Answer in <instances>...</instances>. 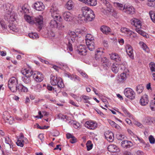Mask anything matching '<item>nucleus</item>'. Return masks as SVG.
<instances>
[{
  "instance_id": "nucleus-1",
  "label": "nucleus",
  "mask_w": 155,
  "mask_h": 155,
  "mask_svg": "<svg viewBox=\"0 0 155 155\" xmlns=\"http://www.w3.org/2000/svg\"><path fill=\"white\" fill-rule=\"evenodd\" d=\"M12 6L9 3L4 4L1 7L2 9L5 13V18L8 21H14L15 20V15L12 12Z\"/></svg>"
},
{
  "instance_id": "nucleus-2",
  "label": "nucleus",
  "mask_w": 155,
  "mask_h": 155,
  "mask_svg": "<svg viewBox=\"0 0 155 155\" xmlns=\"http://www.w3.org/2000/svg\"><path fill=\"white\" fill-rule=\"evenodd\" d=\"M25 18L26 21L30 24H35L39 30L42 29L43 22V18L42 16L39 15L36 17H33L28 15H26L25 16Z\"/></svg>"
},
{
  "instance_id": "nucleus-3",
  "label": "nucleus",
  "mask_w": 155,
  "mask_h": 155,
  "mask_svg": "<svg viewBox=\"0 0 155 155\" xmlns=\"http://www.w3.org/2000/svg\"><path fill=\"white\" fill-rule=\"evenodd\" d=\"M81 11L85 20L91 21L95 18L93 11L89 7L86 6L82 7Z\"/></svg>"
},
{
  "instance_id": "nucleus-4",
  "label": "nucleus",
  "mask_w": 155,
  "mask_h": 155,
  "mask_svg": "<svg viewBox=\"0 0 155 155\" xmlns=\"http://www.w3.org/2000/svg\"><path fill=\"white\" fill-rule=\"evenodd\" d=\"M50 82L52 85H57L59 88L64 87V85L61 78L58 77L56 75L52 74L51 75Z\"/></svg>"
},
{
  "instance_id": "nucleus-5",
  "label": "nucleus",
  "mask_w": 155,
  "mask_h": 155,
  "mask_svg": "<svg viewBox=\"0 0 155 155\" xmlns=\"http://www.w3.org/2000/svg\"><path fill=\"white\" fill-rule=\"evenodd\" d=\"M18 84L17 78L12 77L8 81V86L12 92L15 93L17 91Z\"/></svg>"
},
{
  "instance_id": "nucleus-6",
  "label": "nucleus",
  "mask_w": 155,
  "mask_h": 155,
  "mask_svg": "<svg viewBox=\"0 0 155 155\" xmlns=\"http://www.w3.org/2000/svg\"><path fill=\"white\" fill-rule=\"evenodd\" d=\"M51 20L49 23V26L51 29L56 28L58 29L61 30L64 28V26L62 25L61 21V19Z\"/></svg>"
},
{
  "instance_id": "nucleus-7",
  "label": "nucleus",
  "mask_w": 155,
  "mask_h": 155,
  "mask_svg": "<svg viewBox=\"0 0 155 155\" xmlns=\"http://www.w3.org/2000/svg\"><path fill=\"white\" fill-rule=\"evenodd\" d=\"M124 94L125 96L129 99L133 100L135 97V93L133 90L129 87L125 89L124 90Z\"/></svg>"
},
{
  "instance_id": "nucleus-8",
  "label": "nucleus",
  "mask_w": 155,
  "mask_h": 155,
  "mask_svg": "<svg viewBox=\"0 0 155 155\" xmlns=\"http://www.w3.org/2000/svg\"><path fill=\"white\" fill-rule=\"evenodd\" d=\"M28 142L27 138L24 136L22 134H21L18 138L17 141L16 142L17 145L21 147H23L24 144Z\"/></svg>"
},
{
  "instance_id": "nucleus-9",
  "label": "nucleus",
  "mask_w": 155,
  "mask_h": 155,
  "mask_svg": "<svg viewBox=\"0 0 155 155\" xmlns=\"http://www.w3.org/2000/svg\"><path fill=\"white\" fill-rule=\"evenodd\" d=\"M50 12L51 13V16L54 19H62L61 17L58 14L59 11L55 7H52L50 9Z\"/></svg>"
},
{
  "instance_id": "nucleus-10",
  "label": "nucleus",
  "mask_w": 155,
  "mask_h": 155,
  "mask_svg": "<svg viewBox=\"0 0 155 155\" xmlns=\"http://www.w3.org/2000/svg\"><path fill=\"white\" fill-rule=\"evenodd\" d=\"M33 78L37 82H41L44 78L43 75L41 72L36 71L33 74Z\"/></svg>"
},
{
  "instance_id": "nucleus-11",
  "label": "nucleus",
  "mask_w": 155,
  "mask_h": 155,
  "mask_svg": "<svg viewBox=\"0 0 155 155\" xmlns=\"http://www.w3.org/2000/svg\"><path fill=\"white\" fill-rule=\"evenodd\" d=\"M76 51L79 54L85 55L87 52V48L84 45H80L77 47Z\"/></svg>"
},
{
  "instance_id": "nucleus-12",
  "label": "nucleus",
  "mask_w": 155,
  "mask_h": 155,
  "mask_svg": "<svg viewBox=\"0 0 155 155\" xmlns=\"http://www.w3.org/2000/svg\"><path fill=\"white\" fill-rule=\"evenodd\" d=\"M63 16L64 20L67 21H71L74 18V15L69 12H64Z\"/></svg>"
},
{
  "instance_id": "nucleus-13",
  "label": "nucleus",
  "mask_w": 155,
  "mask_h": 155,
  "mask_svg": "<svg viewBox=\"0 0 155 155\" xmlns=\"http://www.w3.org/2000/svg\"><path fill=\"white\" fill-rule=\"evenodd\" d=\"M17 91L19 94L21 95L26 93L28 91V90L27 87L21 84H19L17 88Z\"/></svg>"
},
{
  "instance_id": "nucleus-14",
  "label": "nucleus",
  "mask_w": 155,
  "mask_h": 155,
  "mask_svg": "<svg viewBox=\"0 0 155 155\" xmlns=\"http://www.w3.org/2000/svg\"><path fill=\"white\" fill-rule=\"evenodd\" d=\"M100 3L103 4L106 7L107 10L108 12H111L112 10V5L108 1V0H99Z\"/></svg>"
},
{
  "instance_id": "nucleus-15",
  "label": "nucleus",
  "mask_w": 155,
  "mask_h": 155,
  "mask_svg": "<svg viewBox=\"0 0 155 155\" xmlns=\"http://www.w3.org/2000/svg\"><path fill=\"white\" fill-rule=\"evenodd\" d=\"M86 127L91 130H94L97 128V124L93 121H87L85 124Z\"/></svg>"
},
{
  "instance_id": "nucleus-16",
  "label": "nucleus",
  "mask_w": 155,
  "mask_h": 155,
  "mask_svg": "<svg viewBox=\"0 0 155 155\" xmlns=\"http://www.w3.org/2000/svg\"><path fill=\"white\" fill-rule=\"evenodd\" d=\"M121 147L124 148H130L133 145V143L129 140H125L122 141L121 143Z\"/></svg>"
},
{
  "instance_id": "nucleus-17",
  "label": "nucleus",
  "mask_w": 155,
  "mask_h": 155,
  "mask_svg": "<svg viewBox=\"0 0 155 155\" xmlns=\"http://www.w3.org/2000/svg\"><path fill=\"white\" fill-rule=\"evenodd\" d=\"M35 8L38 11H42L45 9V6L42 2H37L34 5Z\"/></svg>"
},
{
  "instance_id": "nucleus-18",
  "label": "nucleus",
  "mask_w": 155,
  "mask_h": 155,
  "mask_svg": "<svg viewBox=\"0 0 155 155\" xmlns=\"http://www.w3.org/2000/svg\"><path fill=\"white\" fill-rule=\"evenodd\" d=\"M119 65L120 70L121 71L125 73L129 72L127 63L125 61H123L121 64H120Z\"/></svg>"
},
{
  "instance_id": "nucleus-19",
  "label": "nucleus",
  "mask_w": 155,
  "mask_h": 155,
  "mask_svg": "<svg viewBox=\"0 0 155 155\" xmlns=\"http://www.w3.org/2000/svg\"><path fill=\"white\" fill-rule=\"evenodd\" d=\"M130 21L131 24L136 28H141V23L139 19L134 18L131 19Z\"/></svg>"
},
{
  "instance_id": "nucleus-20",
  "label": "nucleus",
  "mask_w": 155,
  "mask_h": 155,
  "mask_svg": "<svg viewBox=\"0 0 155 155\" xmlns=\"http://www.w3.org/2000/svg\"><path fill=\"white\" fill-rule=\"evenodd\" d=\"M126 52L129 57L132 59H134V55L132 48L129 45H127L126 47Z\"/></svg>"
},
{
  "instance_id": "nucleus-21",
  "label": "nucleus",
  "mask_w": 155,
  "mask_h": 155,
  "mask_svg": "<svg viewBox=\"0 0 155 155\" xmlns=\"http://www.w3.org/2000/svg\"><path fill=\"white\" fill-rule=\"evenodd\" d=\"M105 138L109 142H111L113 141L114 137V134L112 132H107L104 134Z\"/></svg>"
},
{
  "instance_id": "nucleus-22",
  "label": "nucleus",
  "mask_w": 155,
  "mask_h": 155,
  "mask_svg": "<svg viewBox=\"0 0 155 155\" xmlns=\"http://www.w3.org/2000/svg\"><path fill=\"white\" fill-rule=\"evenodd\" d=\"M135 10L134 7L132 6H126L124 12L127 14H133L135 12Z\"/></svg>"
},
{
  "instance_id": "nucleus-23",
  "label": "nucleus",
  "mask_w": 155,
  "mask_h": 155,
  "mask_svg": "<svg viewBox=\"0 0 155 155\" xmlns=\"http://www.w3.org/2000/svg\"><path fill=\"white\" fill-rule=\"evenodd\" d=\"M108 150L111 152H118L120 151L118 147L115 145H109L107 148Z\"/></svg>"
},
{
  "instance_id": "nucleus-24",
  "label": "nucleus",
  "mask_w": 155,
  "mask_h": 155,
  "mask_svg": "<svg viewBox=\"0 0 155 155\" xmlns=\"http://www.w3.org/2000/svg\"><path fill=\"white\" fill-rule=\"evenodd\" d=\"M149 102L148 96L147 95H144L140 99V103L142 106H145L148 104Z\"/></svg>"
},
{
  "instance_id": "nucleus-25",
  "label": "nucleus",
  "mask_w": 155,
  "mask_h": 155,
  "mask_svg": "<svg viewBox=\"0 0 155 155\" xmlns=\"http://www.w3.org/2000/svg\"><path fill=\"white\" fill-rule=\"evenodd\" d=\"M79 1L87 4L90 6H94L96 5L97 4L96 0H79Z\"/></svg>"
},
{
  "instance_id": "nucleus-26",
  "label": "nucleus",
  "mask_w": 155,
  "mask_h": 155,
  "mask_svg": "<svg viewBox=\"0 0 155 155\" xmlns=\"http://www.w3.org/2000/svg\"><path fill=\"white\" fill-rule=\"evenodd\" d=\"M127 73H125V72H123L120 74V76L117 79L119 82L123 83L126 80L127 78Z\"/></svg>"
},
{
  "instance_id": "nucleus-27",
  "label": "nucleus",
  "mask_w": 155,
  "mask_h": 155,
  "mask_svg": "<svg viewBox=\"0 0 155 155\" xmlns=\"http://www.w3.org/2000/svg\"><path fill=\"white\" fill-rule=\"evenodd\" d=\"M110 58L111 59L116 62H118L121 61V58L120 55L116 53H112L110 54Z\"/></svg>"
},
{
  "instance_id": "nucleus-28",
  "label": "nucleus",
  "mask_w": 155,
  "mask_h": 155,
  "mask_svg": "<svg viewBox=\"0 0 155 155\" xmlns=\"http://www.w3.org/2000/svg\"><path fill=\"white\" fill-rule=\"evenodd\" d=\"M100 60H101V64L104 67H109L110 64L108 62V60L106 58H103Z\"/></svg>"
},
{
  "instance_id": "nucleus-29",
  "label": "nucleus",
  "mask_w": 155,
  "mask_h": 155,
  "mask_svg": "<svg viewBox=\"0 0 155 155\" xmlns=\"http://www.w3.org/2000/svg\"><path fill=\"white\" fill-rule=\"evenodd\" d=\"M23 74L25 76L30 77L32 75L34 74V72L31 69H24L23 73Z\"/></svg>"
},
{
  "instance_id": "nucleus-30",
  "label": "nucleus",
  "mask_w": 155,
  "mask_h": 155,
  "mask_svg": "<svg viewBox=\"0 0 155 155\" xmlns=\"http://www.w3.org/2000/svg\"><path fill=\"white\" fill-rule=\"evenodd\" d=\"M110 28L106 26H102L101 28V30L102 32L106 35L108 34L111 31Z\"/></svg>"
},
{
  "instance_id": "nucleus-31",
  "label": "nucleus",
  "mask_w": 155,
  "mask_h": 155,
  "mask_svg": "<svg viewBox=\"0 0 155 155\" xmlns=\"http://www.w3.org/2000/svg\"><path fill=\"white\" fill-rule=\"evenodd\" d=\"M86 44L89 50L91 51H93L95 48V44L94 41L89 42L87 41Z\"/></svg>"
},
{
  "instance_id": "nucleus-32",
  "label": "nucleus",
  "mask_w": 155,
  "mask_h": 155,
  "mask_svg": "<svg viewBox=\"0 0 155 155\" xmlns=\"http://www.w3.org/2000/svg\"><path fill=\"white\" fill-rule=\"evenodd\" d=\"M5 143L8 144L10 148H13V143L11 139L8 136H6L5 137Z\"/></svg>"
},
{
  "instance_id": "nucleus-33",
  "label": "nucleus",
  "mask_w": 155,
  "mask_h": 155,
  "mask_svg": "<svg viewBox=\"0 0 155 155\" xmlns=\"http://www.w3.org/2000/svg\"><path fill=\"white\" fill-rule=\"evenodd\" d=\"M114 5L115 6L118 8L119 9L124 12L126 7V6H125V5H124L123 4L117 2L114 3Z\"/></svg>"
},
{
  "instance_id": "nucleus-34",
  "label": "nucleus",
  "mask_w": 155,
  "mask_h": 155,
  "mask_svg": "<svg viewBox=\"0 0 155 155\" xmlns=\"http://www.w3.org/2000/svg\"><path fill=\"white\" fill-rule=\"evenodd\" d=\"M145 121L146 123L148 124H151L152 123L155 122V120L154 118L150 117H147L145 118Z\"/></svg>"
},
{
  "instance_id": "nucleus-35",
  "label": "nucleus",
  "mask_w": 155,
  "mask_h": 155,
  "mask_svg": "<svg viewBox=\"0 0 155 155\" xmlns=\"http://www.w3.org/2000/svg\"><path fill=\"white\" fill-rule=\"evenodd\" d=\"M4 119L7 120V122L9 123L10 124H12L13 123L14 118L12 117L8 116V117H4Z\"/></svg>"
},
{
  "instance_id": "nucleus-36",
  "label": "nucleus",
  "mask_w": 155,
  "mask_h": 155,
  "mask_svg": "<svg viewBox=\"0 0 155 155\" xmlns=\"http://www.w3.org/2000/svg\"><path fill=\"white\" fill-rule=\"evenodd\" d=\"M86 43L87 41L91 42L94 41V38L92 36V35L90 34H87L86 35L85 38Z\"/></svg>"
},
{
  "instance_id": "nucleus-37",
  "label": "nucleus",
  "mask_w": 155,
  "mask_h": 155,
  "mask_svg": "<svg viewBox=\"0 0 155 155\" xmlns=\"http://www.w3.org/2000/svg\"><path fill=\"white\" fill-rule=\"evenodd\" d=\"M103 53V51H100L98 50H97L95 53V59L97 60H100L102 58L101 55Z\"/></svg>"
},
{
  "instance_id": "nucleus-38",
  "label": "nucleus",
  "mask_w": 155,
  "mask_h": 155,
  "mask_svg": "<svg viewBox=\"0 0 155 155\" xmlns=\"http://www.w3.org/2000/svg\"><path fill=\"white\" fill-rule=\"evenodd\" d=\"M144 89V86L142 84L138 85L136 87V91L138 94L141 93Z\"/></svg>"
},
{
  "instance_id": "nucleus-39",
  "label": "nucleus",
  "mask_w": 155,
  "mask_h": 155,
  "mask_svg": "<svg viewBox=\"0 0 155 155\" xmlns=\"http://www.w3.org/2000/svg\"><path fill=\"white\" fill-rule=\"evenodd\" d=\"M141 28H136L135 31L139 34L144 37H147L146 33L143 31L141 30Z\"/></svg>"
},
{
  "instance_id": "nucleus-40",
  "label": "nucleus",
  "mask_w": 155,
  "mask_h": 155,
  "mask_svg": "<svg viewBox=\"0 0 155 155\" xmlns=\"http://www.w3.org/2000/svg\"><path fill=\"white\" fill-rule=\"evenodd\" d=\"M27 5H24L22 7H21L20 8L21 9V10H20V11L21 12L24 13H27L29 12V9L28 8H27Z\"/></svg>"
},
{
  "instance_id": "nucleus-41",
  "label": "nucleus",
  "mask_w": 155,
  "mask_h": 155,
  "mask_svg": "<svg viewBox=\"0 0 155 155\" xmlns=\"http://www.w3.org/2000/svg\"><path fill=\"white\" fill-rule=\"evenodd\" d=\"M28 35L29 37L33 39H37L38 38V35L35 32L29 33Z\"/></svg>"
},
{
  "instance_id": "nucleus-42",
  "label": "nucleus",
  "mask_w": 155,
  "mask_h": 155,
  "mask_svg": "<svg viewBox=\"0 0 155 155\" xmlns=\"http://www.w3.org/2000/svg\"><path fill=\"white\" fill-rule=\"evenodd\" d=\"M73 6V2L72 0H69L66 4V8L68 10L71 9Z\"/></svg>"
},
{
  "instance_id": "nucleus-43",
  "label": "nucleus",
  "mask_w": 155,
  "mask_h": 155,
  "mask_svg": "<svg viewBox=\"0 0 155 155\" xmlns=\"http://www.w3.org/2000/svg\"><path fill=\"white\" fill-rule=\"evenodd\" d=\"M8 28L10 30H12L13 31H17V29L16 27L13 23H10V24L8 26Z\"/></svg>"
},
{
  "instance_id": "nucleus-44",
  "label": "nucleus",
  "mask_w": 155,
  "mask_h": 155,
  "mask_svg": "<svg viewBox=\"0 0 155 155\" xmlns=\"http://www.w3.org/2000/svg\"><path fill=\"white\" fill-rule=\"evenodd\" d=\"M22 81L25 84H28L30 83L31 80L30 77L25 75L22 78Z\"/></svg>"
},
{
  "instance_id": "nucleus-45",
  "label": "nucleus",
  "mask_w": 155,
  "mask_h": 155,
  "mask_svg": "<svg viewBox=\"0 0 155 155\" xmlns=\"http://www.w3.org/2000/svg\"><path fill=\"white\" fill-rule=\"evenodd\" d=\"M150 107L152 111H155V100H152L150 101Z\"/></svg>"
},
{
  "instance_id": "nucleus-46",
  "label": "nucleus",
  "mask_w": 155,
  "mask_h": 155,
  "mask_svg": "<svg viewBox=\"0 0 155 155\" xmlns=\"http://www.w3.org/2000/svg\"><path fill=\"white\" fill-rule=\"evenodd\" d=\"M121 109L126 115L128 117H130V114L125 107L122 106L121 107Z\"/></svg>"
},
{
  "instance_id": "nucleus-47",
  "label": "nucleus",
  "mask_w": 155,
  "mask_h": 155,
  "mask_svg": "<svg viewBox=\"0 0 155 155\" xmlns=\"http://www.w3.org/2000/svg\"><path fill=\"white\" fill-rule=\"evenodd\" d=\"M81 97L84 100V103H90V101L88 100V99H91V98L89 97L86 95H82Z\"/></svg>"
},
{
  "instance_id": "nucleus-48",
  "label": "nucleus",
  "mask_w": 155,
  "mask_h": 155,
  "mask_svg": "<svg viewBox=\"0 0 155 155\" xmlns=\"http://www.w3.org/2000/svg\"><path fill=\"white\" fill-rule=\"evenodd\" d=\"M86 145L87 150H90L92 149L93 144H92L91 142V140L88 141L86 143Z\"/></svg>"
},
{
  "instance_id": "nucleus-49",
  "label": "nucleus",
  "mask_w": 155,
  "mask_h": 155,
  "mask_svg": "<svg viewBox=\"0 0 155 155\" xmlns=\"http://www.w3.org/2000/svg\"><path fill=\"white\" fill-rule=\"evenodd\" d=\"M111 70L114 73H117L118 71V68L115 65V64H112L111 67Z\"/></svg>"
},
{
  "instance_id": "nucleus-50",
  "label": "nucleus",
  "mask_w": 155,
  "mask_h": 155,
  "mask_svg": "<svg viewBox=\"0 0 155 155\" xmlns=\"http://www.w3.org/2000/svg\"><path fill=\"white\" fill-rule=\"evenodd\" d=\"M141 48L147 52H148L149 51V49L147 45L143 42H141Z\"/></svg>"
},
{
  "instance_id": "nucleus-51",
  "label": "nucleus",
  "mask_w": 155,
  "mask_h": 155,
  "mask_svg": "<svg viewBox=\"0 0 155 155\" xmlns=\"http://www.w3.org/2000/svg\"><path fill=\"white\" fill-rule=\"evenodd\" d=\"M149 15L152 21L155 23V13L153 12H149Z\"/></svg>"
},
{
  "instance_id": "nucleus-52",
  "label": "nucleus",
  "mask_w": 155,
  "mask_h": 155,
  "mask_svg": "<svg viewBox=\"0 0 155 155\" xmlns=\"http://www.w3.org/2000/svg\"><path fill=\"white\" fill-rule=\"evenodd\" d=\"M64 75L65 76L68 77L72 80H73L75 75L73 74L71 75L69 73H65Z\"/></svg>"
},
{
  "instance_id": "nucleus-53",
  "label": "nucleus",
  "mask_w": 155,
  "mask_h": 155,
  "mask_svg": "<svg viewBox=\"0 0 155 155\" xmlns=\"http://www.w3.org/2000/svg\"><path fill=\"white\" fill-rule=\"evenodd\" d=\"M149 141L150 143L154 144L155 142V139L152 135H150L149 138Z\"/></svg>"
},
{
  "instance_id": "nucleus-54",
  "label": "nucleus",
  "mask_w": 155,
  "mask_h": 155,
  "mask_svg": "<svg viewBox=\"0 0 155 155\" xmlns=\"http://www.w3.org/2000/svg\"><path fill=\"white\" fill-rule=\"evenodd\" d=\"M71 42V41H69L67 45V48L70 51H72L73 50V49L72 45L70 43Z\"/></svg>"
},
{
  "instance_id": "nucleus-55",
  "label": "nucleus",
  "mask_w": 155,
  "mask_h": 155,
  "mask_svg": "<svg viewBox=\"0 0 155 155\" xmlns=\"http://www.w3.org/2000/svg\"><path fill=\"white\" fill-rule=\"evenodd\" d=\"M57 117L59 119H67L68 117L66 115H64L63 114H59L58 116Z\"/></svg>"
},
{
  "instance_id": "nucleus-56",
  "label": "nucleus",
  "mask_w": 155,
  "mask_h": 155,
  "mask_svg": "<svg viewBox=\"0 0 155 155\" xmlns=\"http://www.w3.org/2000/svg\"><path fill=\"white\" fill-rule=\"evenodd\" d=\"M135 138L136 140H138L139 141L140 143H141L143 144L144 143V142L142 138H140L137 137V136L136 135H135Z\"/></svg>"
},
{
  "instance_id": "nucleus-57",
  "label": "nucleus",
  "mask_w": 155,
  "mask_h": 155,
  "mask_svg": "<svg viewBox=\"0 0 155 155\" xmlns=\"http://www.w3.org/2000/svg\"><path fill=\"white\" fill-rule=\"evenodd\" d=\"M44 134H40L38 136V138L41 140L42 143L44 141Z\"/></svg>"
},
{
  "instance_id": "nucleus-58",
  "label": "nucleus",
  "mask_w": 155,
  "mask_h": 155,
  "mask_svg": "<svg viewBox=\"0 0 155 155\" xmlns=\"http://www.w3.org/2000/svg\"><path fill=\"white\" fill-rule=\"evenodd\" d=\"M77 139L74 136L70 140V142L72 143H74L77 142Z\"/></svg>"
},
{
  "instance_id": "nucleus-59",
  "label": "nucleus",
  "mask_w": 155,
  "mask_h": 155,
  "mask_svg": "<svg viewBox=\"0 0 155 155\" xmlns=\"http://www.w3.org/2000/svg\"><path fill=\"white\" fill-rule=\"evenodd\" d=\"M128 29L126 28L123 27L121 28L120 31L122 33L126 34Z\"/></svg>"
},
{
  "instance_id": "nucleus-60",
  "label": "nucleus",
  "mask_w": 155,
  "mask_h": 155,
  "mask_svg": "<svg viewBox=\"0 0 155 155\" xmlns=\"http://www.w3.org/2000/svg\"><path fill=\"white\" fill-rule=\"evenodd\" d=\"M71 38V41L73 42H76L77 41V36L76 37H75L74 36H72L70 37Z\"/></svg>"
},
{
  "instance_id": "nucleus-61",
  "label": "nucleus",
  "mask_w": 155,
  "mask_h": 155,
  "mask_svg": "<svg viewBox=\"0 0 155 155\" xmlns=\"http://www.w3.org/2000/svg\"><path fill=\"white\" fill-rule=\"evenodd\" d=\"M41 88V86L40 84H38L37 85L36 87V91L38 92H40Z\"/></svg>"
},
{
  "instance_id": "nucleus-62",
  "label": "nucleus",
  "mask_w": 155,
  "mask_h": 155,
  "mask_svg": "<svg viewBox=\"0 0 155 155\" xmlns=\"http://www.w3.org/2000/svg\"><path fill=\"white\" fill-rule=\"evenodd\" d=\"M132 31L128 29L125 34L127 36L130 37L131 36V35H132Z\"/></svg>"
},
{
  "instance_id": "nucleus-63",
  "label": "nucleus",
  "mask_w": 155,
  "mask_h": 155,
  "mask_svg": "<svg viewBox=\"0 0 155 155\" xmlns=\"http://www.w3.org/2000/svg\"><path fill=\"white\" fill-rule=\"evenodd\" d=\"M124 155H133V154L130 151H125L123 152Z\"/></svg>"
},
{
  "instance_id": "nucleus-64",
  "label": "nucleus",
  "mask_w": 155,
  "mask_h": 155,
  "mask_svg": "<svg viewBox=\"0 0 155 155\" xmlns=\"http://www.w3.org/2000/svg\"><path fill=\"white\" fill-rule=\"evenodd\" d=\"M124 136L122 134H120L117 136V139L118 140H122L124 138Z\"/></svg>"
}]
</instances>
